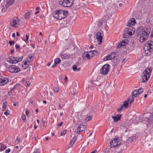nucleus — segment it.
<instances>
[{
    "instance_id": "1",
    "label": "nucleus",
    "mask_w": 153,
    "mask_h": 153,
    "mask_svg": "<svg viewBox=\"0 0 153 153\" xmlns=\"http://www.w3.org/2000/svg\"><path fill=\"white\" fill-rule=\"evenodd\" d=\"M151 29L149 27H140L137 28V36L139 38V41L143 43L147 39L150 34Z\"/></svg>"
},
{
    "instance_id": "2",
    "label": "nucleus",
    "mask_w": 153,
    "mask_h": 153,
    "mask_svg": "<svg viewBox=\"0 0 153 153\" xmlns=\"http://www.w3.org/2000/svg\"><path fill=\"white\" fill-rule=\"evenodd\" d=\"M68 11L63 10L56 11L53 14L54 17L59 20L65 18L68 15Z\"/></svg>"
},
{
    "instance_id": "3",
    "label": "nucleus",
    "mask_w": 153,
    "mask_h": 153,
    "mask_svg": "<svg viewBox=\"0 0 153 153\" xmlns=\"http://www.w3.org/2000/svg\"><path fill=\"white\" fill-rule=\"evenodd\" d=\"M152 69L148 67L145 69L144 71L142 73L141 76L142 79V82H146L150 77V73Z\"/></svg>"
},
{
    "instance_id": "4",
    "label": "nucleus",
    "mask_w": 153,
    "mask_h": 153,
    "mask_svg": "<svg viewBox=\"0 0 153 153\" xmlns=\"http://www.w3.org/2000/svg\"><path fill=\"white\" fill-rule=\"evenodd\" d=\"M135 29L132 27L128 26L126 28V30L124 32L123 36L124 38H128L129 36H131L134 33Z\"/></svg>"
},
{
    "instance_id": "5",
    "label": "nucleus",
    "mask_w": 153,
    "mask_h": 153,
    "mask_svg": "<svg viewBox=\"0 0 153 153\" xmlns=\"http://www.w3.org/2000/svg\"><path fill=\"white\" fill-rule=\"evenodd\" d=\"M59 3L64 7H70L73 5V1L72 0H60Z\"/></svg>"
},
{
    "instance_id": "6",
    "label": "nucleus",
    "mask_w": 153,
    "mask_h": 153,
    "mask_svg": "<svg viewBox=\"0 0 153 153\" xmlns=\"http://www.w3.org/2000/svg\"><path fill=\"white\" fill-rule=\"evenodd\" d=\"M111 148L116 147L121 144L120 140L119 138H114L110 143Z\"/></svg>"
},
{
    "instance_id": "7",
    "label": "nucleus",
    "mask_w": 153,
    "mask_h": 153,
    "mask_svg": "<svg viewBox=\"0 0 153 153\" xmlns=\"http://www.w3.org/2000/svg\"><path fill=\"white\" fill-rule=\"evenodd\" d=\"M10 25L13 27H17L20 25L19 18L16 17H13L10 21Z\"/></svg>"
},
{
    "instance_id": "8",
    "label": "nucleus",
    "mask_w": 153,
    "mask_h": 153,
    "mask_svg": "<svg viewBox=\"0 0 153 153\" xmlns=\"http://www.w3.org/2000/svg\"><path fill=\"white\" fill-rule=\"evenodd\" d=\"M110 66L105 64L103 66L100 70V73L103 75H106L109 71Z\"/></svg>"
},
{
    "instance_id": "9",
    "label": "nucleus",
    "mask_w": 153,
    "mask_h": 153,
    "mask_svg": "<svg viewBox=\"0 0 153 153\" xmlns=\"http://www.w3.org/2000/svg\"><path fill=\"white\" fill-rule=\"evenodd\" d=\"M9 71L12 73H17L20 71V69L19 67L16 65H11L8 68Z\"/></svg>"
},
{
    "instance_id": "10",
    "label": "nucleus",
    "mask_w": 153,
    "mask_h": 153,
    "mask_svg": "<svg viewBox=\"0 0 153 153\" xmlns=\"http://www.w3.org/2000/svg\"><path fill=\"white\" fill-rule=\"evenodd\" d=\"M145 121L148 123H151L153 122V114L147 113L144 115Z\"/></svg>"
},
{
    "instance_id": "11",
    "label": "nucleus",
    "mask_w": 153,
    "mask_h": 153,
    "mask_svg": "<svg viewBox=\"0 0 153 153\" xmlns=\"http://www.w3.org/2000/svg\"><path fill=\"white\" fill-rule=\"evenodd\" d=\"M89 53H90L89 51L85 52L83 53L82 54V57L83 59L84 60H85L86 59L88 60L92 58L93 56H91V54L90 55Z\"/></svg>"
},
{
    "instance_id": "12",
    "label": "nucleus",
    "mask_w": 153,
    "mask_h": 153,
    "mask_svg": "<svg viewBox=\"0 0 153 153\" xmlns=\"http://www.w3.org/2000/svg\"><path fill=\"white\" fill-rule=\"evenodd\" d=\"M148 48L151 50H153V42L150 40L145 45L144 49H147Z\"/></svg>"
},
{
    "instance_id": "13",
    "label": "nucleus",
    "mask_w": 153,
    "mask_h": 153,
    "mask_svg": "<svg viewBox=\"0 0 153 153\" xmlns=\"http://www.w3.org/2000/svg\"><path fill=\"white\" fill-rule=\"evenodd\" d=\"M86 128V126L85 125L83 124H80L77 128V133L80 134L81 132L85 130Z\"/></svg>"
},
{
    "instance_id": "14",
    "label": "nucleus",
    "mask_w": 153,
    "mask_h": 153,
    "mask_svg": "<svg viewBox=\"0 0 153 153\" xmlns=\"http://www.w3.org/2000/svg\"><path fill=\"white\" fill-rule=\"evenodd\" d=\"M97 39V42H99V44H100L102 42V36L101 35V33L98 32L96 34Z\"/></svg>"
},
{
    "instance_id": "15",
    "label": "nucleus",
    "mask_w": 153,
    "mask_h": 153,
    "mask_svg": "<svg viewBox=\"0 0 153 153\" xmlns=\"http://www.w3.org/2000/svg\"><path fill=\"white\" fill-rule=\"evenodd\" d=\"M16 59L15 57L11 56L7 59V60L10 63L15 64L17 63V62H16V61L15 60Z\"/></svg>"
},
{
    "instance_id": "16",
    "label": "nucleus",
    "mask_w": 153,
    "mask_h": 153,
    "mask_svg": "<svg viewBox=\"0 0 153 153\" xmlns=\"http://www.w3.org/2000/svg\"><path fill=\"white\" fill-rule=\"evenodd\" d=\"M121 116V114H119L112 116V117L114 119V122H116L120 120Z\"/></svg>"
},
{
    "instance_id": "17",
    "label": "nucleus",
    "mask_w": 153,
    "mask_h": 153,
    "mask_svg": "<svg viewBox=\"0 0 153 153\" xmlns=\"http://www.w3.org/2000/svg\"><path fill=\"white\" fill-rule=\"evenodd\" d=\"M15 0H7V3L5 5V7L8 8L10 6L14 3Z\"/></svg>"
},
{
    "instance_id": "18",
    "label": "nucleus",
    "mask_w": 153,
    "mask_h": 153,
    "mask_svg": "<svg viewBox=\"0 0 153 153\" xmlns=\"http://www.w3.org/2000/svg\"><path fill=\"white\" fill-rule=\"evenodd\" d=\"M135 22V20L134 18H131L128 22L127 25L130 26L131 25H134Z\"/></svg>"
},
{
    "instance_id": "19",
    "label": "nucleus",
    "mask_w": 153,
    "mask_h": 153,
    "mask_svg": "<svg viewBox=\"0 0 153 153\" xmlns=\"http://www.w3.org/2000/svg\"><path fill=\"white\" fill-rule=\"evenodd\" d=\"M145 49V53L147 56H149L151 55L152 52L153 50L150 49L148 48L147 49Z\"/></svg>"
},
{
    "instance_id": "20",
    "label": "nucleus",
    "mask_w": 153,
    "mask_h": 153,
    "mask_svg": "<svg viewBox=\"0 0 153 153\" xmlns=\"http://www.w3.org/2000/svg\"><path fill=\"white\" fill-rule=\"evenodd\" d=\"M61 57L64 59H67L70 56L69 55L66 53L63 54L62 53H61L60 55Z\"/></svg>"
},
{
    "instance_id": "21",
    "label": "nucleus",
    "mask_w": 153,
    "mask_h": 153,
    "mask_svg": "<svg viewBox=\"0 0 153 153\" xmlns=\"http://www.w3.org/2000/svg\"><path fill=\"white\" fill-rule=\"evenodd\" d=\"M129 99H128L127 100L125 101L124 102L123 105H121V106H123V107L125 108V109L127 108L128 105V101H129Z\"/></svg>"
},
{
    "instance_id": "22",
    "label": "nucleus",
    "mask_w": 153,
    "mask_h": 153,
    "mask_svg": "<svg viewBox=\"0 0 153 153\" xmlns=\"http://www.w3.org/2000/svg\"><path fill=\"white\" fill-rule=\"evenodd\" d=\"M139 95V94L138 93L137 90H134L132 93V97H135Z\"/></svg>"
},
{
    "instance_id": "23",
    "label": "nucleus",
    "mask_w": 153,
    "mask_h": 153,
    "mask_svg": "<svg viewBox=\"0 0 153 153\" xmlns=\"http://www.w3.org/2000/svg\"><path fill=\"white\" fill-rule=\"evenodd\" d=\"M136 139L135 137L132 136L128 138V141L130 142H132L133 141L135 140Z\"/></svg>"
},
{
    "instance_id": "24",
    "label": "nucleus",
    "mask_w": 153,
    "mask_h": 153,
    "mask_svg": "<svg viewBox=\"0 0 153 153\" xmlns=\"http://www.w3.org/2000/svg\"><path fill=\"white\" fill-rule=\"evenodd\" d=\"M22 67L24 69L27 68L29 65L25 61L23 62V64H22Z\"/></svg>"
},
{
    "instance_id": "25",
    "label": "nucleus",
    "mask_w": 153,
    "mask_h": 153,
    "mask_svg": "<svg viewBox=\"0 0 153 153\" xmlns=\"http://www.w3.org/2000/svg\"><path fill=\"white\" fill-rule=\"evenodd\" d=\"M30 12H28L26 13L25 15V19H27L29 18L30 16Z\"/></svg>"
},
{
    "instance_id": "26",
    "label": "nucleus",
    "mask_w": 153,
    "mask_h": 153,
    "mask_svg": "<svg viewBox=\"0 0 153 153\" xmlns=\"http://www.w3.org/2000/svg\"><path fill=\"white\" fill-rule=\"evenodd\" d=\"M114 54V52H112L111 53L108 55L111 59L114 58L115 57Z\"/></svg>"
},
{
    "instance_id": "27",
    "label": "nucleus",
    "mask_w": 153,
    "mask_h": 153,
    "mask_svg": "<svg viewBox=\"0 0 153 153\" xmlns=\"http://www.w3.org/2000/svg\"><path fill=\"white\" fill-rule=\"evenodd\" d=\"M90 53H91V56H94L95 55H96L97 54V51L96 50H94V51H89Z\"/></svg>"
},
{
    "instance_id": "28",
    "label": "nucleus",
    "mask_w": 153,
    "mask_h": 153,
    "mask_svg": "<svg viewBox=\"0 0 153 153\" xmlns=\"http://www.w3.org/2000/svg\"><path fill=\"white\" fill-rule=\"evenodd\" d=\"M0 146L1 150V151L4 150L7 147L4 144H2V143H0Z\"/></svg>"
},
{
    "instance_id": "29",
    "label": "nucleus",
    "mask_w": 153,
    "mask_h": 153,
    "mask_svg": "<svg viewBox=\"0 0 153 153\" xmlns=\"http://www.w3.org/2000/svg\"><path fill=\"white\" fill-rule=\"evenodd\" d=\"M76 140V137H74L72 138L71 140V142L70 143V144L72 146L74 144V142Z\"/></svg>"
},
{
    "instance_id": "30",
    "label": "nucleus",
    "mask_w": 153,
    "mask_h": 153,
    "mask_svg": "<svg viewBox=\"0 0 153 153\" xmlns=\"http://www.w3.org/2000/svg\"><path fill=\"white\" fill-rule=\"evenodd\" d=\"M61 61L60 59L59 58H56L54 60V62L56 64L59 63Z\"/></svg>"
},
{
    "instance_id": "31",
    "label": "nucleus",
    "mask_w": 153,
    "mask_h": 153,
    "mask_svg": "<svg viewBox=\"0 0 153 153\" xmlns=\"http://www.w3.org/2000/svg\"><path fill=\"white\" fill-rule=\"evenodd\" d=\"M23 58V57L22 56L19 57H15V58H16L15 60H16V62L17 61L18 62L21 61L22 59Z\"/></svg>"
},
{
    "instance_id": "32",
    "label": "nucleus",
    "mask_w": 153,
    "mask_h": 153,
    "mask_svg": "<svg viewBox=\"0 0 153 153\" xmlns=\"http://www.w3.org/2000/svg\"><path fill=\"white\" fill-rule=\"evenodd\" d=\"M7 105V102L6 101H4L3 103V110L4 111L5 109L6 108V106Z\"/></svg>"
},
{
    "instance_id": "33",
    "label": "nucleus",
    "mask_w": 153,
    "mask_h": 153,
    "mask_svg": "<svg viewBox=\"0 0 153 153\" xmlns=\"http://www.w3.org/2000/svg\"><path fill=\"white\" fill-rule=\"evenodd\" d=\"M126 40L124 39L123 40L120 42V44H121V46H124L126 44Z\"/></svg>"
},
{
    "instance_id": "34",
    "label": "nucleus",
    "mask_w": 153,
    "mask_h": 153,
    "mask_svg": "<svg viewBox=\"0 0 153 153\" xmlns=\"http://www.w3.org/2000/svg\"><path fill=\"white\" fill-rule=\"evenodd\" d=\"M130 45L131 46V49H133L134 48V41L130 42Z\"/></svg>"
},
{
    "instance_id": "35",
    "label": "nucleus",
    "mask_w": 153,
    "mask_h": 153,
    "mask_svg": "<svg viewBox=\"0 0 153 153\" xmlns=\"http://www.w3.org/2000/svg\"><path fill=\"white\" fill-rule=\"evenodd\" d=\"M137 91L138 92L139 94V95L140 93H141L143 91V88H140L139 89H137Z\"/></svg>"
},
{
    "instance_id": "36",
    "label": "nucleus",
    "mask_w": 153,
    "mask_h": 153,
    "mask_svg": "<svg viewBox=\"0 0 153 153\" xmlns=\"http://www.w3.org/2000/svg\"><path fill=\"white\" fill-rule=\"evenodd\" d=\"M103 23V21L102 20H100V21H99L98 23V25L100 27L102 25Z\"/></svg>"
},
{
    "instance_id": "37",
    "label": "nucleus",
    "mask_w": 153,
    "mask_h": 153,
    "mask_svg": "<svg viewBox=\"0 0 153 153\" xmlns=\"http://www.w3.org/2000/svg\"><path fill=\"white\" fill-rule=\"evenodd\" d=\"M92 116H89L88 117H87L86 118L85 120H86V121H89V120H90L91 119H92Z\"/></svg>"
},
{
    "instance_id": "38",
    "label": "nucleus",
    "mask_w": 153,
    "mask_h": 153,
    "mask_svg": "<svg viewBox=\"0 0 153 153\" xmlns=\"http://www.w3.org/2000/svg\"><path fill=\"white\" fill-rule=\"evenodd\" d=\"M77 117L79 118L77 120V122H81L82 119L81 116L80 115H78Z\"/></svg>"
},
{
    "instance_id": "39",
    "label": "nucleus",
    "mask_w": 153,
    "mask_h": 153,
    "mask_svg": "<svg viewBox=\"0 0 153 153\" xmlns=\"http://www.w3.org/2000/svg\"><path fill=\"white\" fill-rule=\"evenodd\" d=\"M20 86V85L19 84H16V85L13 88L11 89V91H14V90L16 89V88L17 87H19Z\"/></svg>"
},
{
    "instance_id": "40",
    "label": "nucleus",
    "mask_w": 153,
    "mask_h": 153,
    "mask_svg": "<svg viewBox=\"0 0 153 153\" xmlns=\"http://www.w3.org/2000/svg\"><path fill=\"white\" fill-rule=\"evenodd\" d=\"M26 116L24 114H22V119L24 121L26 120Z\"/></svg>"
},
{
    "instance_id": "41",
    "label": "nucleus",
    "mask_w": 153,
    "mask_h": 153,
    "mask_svg": "<svg viewBox=\"0 0 153 153\" xmlns=\"http://www.w3.org/2000/svg\"><path fill=\"white\" fill-rule=\"evenodd\" d=\"M77 66L76 65H74L73 66V70L74 71H76L77 69Z\"/></svg>"
},
{
    "instance_id": "42",
    "label": "nucleus",
    "mask_w": 153,
    "mask_h": 153,
    "mask_svg": "<svg viewBox=\"0 0 153 153\" xmlns=\"http://www.w3.org/2000/svg\"><path fill=\"white\" fill-rule=\"evenodd\" d=\"M110 59V58H109V56L108 55L107 56H106L105 58L103 59V60L105 61Z\"/></svg>"
},
{
    "instance_id": "43",
    "label": "nucleus",
    "mask_w": 153,
    "mask_h": 153,
    "mask_svg": "<svg viewBox=\"0 0 153 153\" xmlns=\"http://www.w3.org/2000/svg\"><path fill=\"white\" fill-rule=\"evenodd\" d=\"M66 131L67 130H64L61 132V135L62 136L65 135L66 133Z\"/></svg>"
},
{
    "instance_id": "44",
    "label": "nucleus",
    "mask_w": 153,
    "mask_h": 153,
    "mask_svg": "<svg viewBox=\"0 0 153 153\" xmlns=\"http://www.w3.org/2000/svg\"><path fill=\"white\" fill-rule=\"evenodd\" d=\"M54 91L56 92H58L59 91V88L57 87H55L53 88Z\"/></svg>"
},
{
    "instance_id": "45",
    "label": "nucleus",
    "mask_w": 153,
    "mask_h": 153,
    "mask_svg": "<svg viewBox=\"0 0 153 153\" xmlns=\"http://www.w3.org/2000/svg\"><path fill=\"white\" fill-rule=\"evenodd\" d=\"M123 109V106H121L120 107V108H119L117 109V111L118 112H120V111H122Z\"/></svg>"
},
{
    "instance_id": "46",
    "label": "nucleus",
    "mask_w": 153,
    "mask_h": 153,
    "mask_svg": "<svg viewBox=\"0 0 153 153\" xmlns=\"http://www.w3.org/2000/svg\"><path fill=\"white\" fill-rule=\"evenodd\" d=\"M134 97H132L131 98V99H130V103L131 104L132 103L134 100Z\"/></svg>"
},
{
    "instance_id": "47",
    "label": "nucleus",
    "mask_w": 153,
    "mask_h": 153,
    "mask_svg": "<svg viewBox=\"0 0 153 153\" xmlns=\"http://www.w3.org/2000/svg\"><path fill=\"white\" fill-rule=\"evenodd\" d=\"M30 84V83L29 82L27 81L25 83V86L26 87H28V86H29Z\"/></svg>"
},
{
    "instance_id": "48",
    "label": "nucleus",
    "mask_w": 153,
    "mask_h": 153,
    "mask_svg": "<svg viewBox=\"0 0 153 153\" xmlns=\"http://www.w3.org/2000/svg\"><path fill=\"white\" fill-rule=\"evenodd\" d=\"M63 124V123L62 122H61L60 123L57 125V126L58 127L61 126H62Z\"/></svg>"
},
{
    "instance_id": "49",
    "label": "nucleus",
    "mask_w": 153,
    "mask_h": 153,
    "mask_svg": "<svg viewBox=\"0 0 153 153\" xmlns=\"http://www.w3.org/2000/svg\"><path fill=\"white\" fill-rule=\"evenodd\" d=\"M14 41H9V43L10 45L11 46L14 43Z\"/></svg>"
},
{
    "instance_id": "50",
    "label": "nucleus",
    "mask_w": 153,
    "mask_h": 153,
    "mask_svg": "<svg viewBox=\"0 0 153 153\" xmlns=\"http://www.w3.org/2000/svg\"><path fill=\"white\" fill-rule=\"evenodd\" d=\"M26 114L27 116L29 114V111L28 110V109H27L26 110Z\"/></svg>"
},
{
    "instance_id": "51",
    "label": "nucleus",
    "mask_w": 153,
    "mask_h": 153,
    "mask_svg": "<svg viewBox=\"0 0 153 153\" xmlns=\"http://www.w3.org/2000/svg\"><path fill=\"white\" fill-rule=\"evenodd\" d=\"M10 149L9 148L8 149H6L5 150V153H9L10 152Z\"/></svg>"
},
{
    "instance_id": "52",
    "label": "nucleus",
    "mask_w": 153,
    "mask_h": 153,
    "mask_svg": "<svg viewBox=\"0 0 153 153\" xmlns=\"http://www.w3.org/2000/svg\"><path fill=\"white\" fill-rule=\"evenodd\" d=\"M15 48L16 49H19L20 48V46L19 45L16 44L15 45Z\"/></svg>"
},
{
    "instance_id": "53",
    "label": "nucleus",
    "mask_w": 153,
    "mask_h": 153,
    "mask_svg": "<svg viewBox=\"0 0 153 153\" xmlns=\"http://www.w3.org/2000/svg\"><path fill=\"white\" fill-rule=\"evenodd\" d=\"M4 114L5 115H7L9 114H10V113L9 112H8L7 111H5L4 112Z\"/></svg>"
},
{
    "instance_id": "54",
    "label": "nucleus",
    "mask_w": 153,
    "mask_h": 153,
    "mask_svg": "<svg viewBox=\"0 0 153 153\" xmlns=\"http://www.w3.org/2000/svg\"><path fill=\"white\" fill-rule=\"evenodd\" d=\"M25 62L27 63H30L31 62V60L30 59H27L26 60V61Z\"/></svg>"
},
{
    "instance_id": "55",
    "label": "nucleus",
    "mask_w": 153,
    "mask_h": 153,
    "mask_svg": "<svg viewBox=\"0 0 153 153\" xmlns=\"http://www.w3.org/2000/svg\"><path fill=\"white\" fill-rule=\"evenodd\" d=\"M121 46H121V44H120V43L119 44L117 45V48H120Z\"/></svg>"
},
{
    "instance_id": "56",
    "label": "nucleus",
    "mask_w": 153,
    "mask_h": 153,
    "mask_svg": "<svg viewBox=\"0 0 153 153\" xmlns=\"http://www.w3.org/2000/svg\"><path fill=\"white\" fill-rule=\"evenodd\" d=\"M26 41H27L28 39H29V36L27 34L26 35Z\"/></svg>"
},
{
    "instance_id": "57",
    "label": "nucleus",
    "mask_w": 153,
    "mask_h": 153,
    "mask_svg": "<svg viewBox=\"0 0 153 153\" xmlns=\"http://www.w3.org/2000/svg\"><path fill=\"white\" fill-rule=\"evenodd\" d=\"M65 82H67L68 80L67 77L66 75L65 76Z\"/></svg>"
},
{
    "instance_id": "58",
    "label": "nucleus",
    "mask_w": 153,
    "mask_h": 153,
    "mask_svg": "<svg viewBox=\"0 0 153 153\" xmlns=\"http://www.w3.org/2000/svg\"><path fill=\"white\" fill-rule=\"evenodd\" d=\"M56 65L57 64H56V63H54V64L52 65V68H54L55 67H56Z\"/></svg>"
},
{
    "instance_id": "59",
    "label": "nucleus",
    "mask_w": 153,
    "mask_h": 153,
    "mask_svg": "<svg viewBox=\"0 0 153 153\" xmlns=\"http://www.w3.org/2000/svg\"><path fill=\"white\" fill-rule=\"evenodd\" d=\"M62 106L60 104L59 105V109H62Z\"/></svg>"
},
{
    "instance_id": "60",
    "label": "nucleus",
    "mask_w": 153,
    "mask_h": 153,
    "mask_svg": "<svg viewBox=\"0 0 153 153\" xmlns=\"http://www.w3.org/2000/svg\"><path fill=\"white\" fill-rule=\"evenodd\" d=\"M97 152V150H94V151L92 152L91 153H95Z\"/></svg>"
},
{
    "instance_id": "61",
    "label": "nucleus",
    "mask_w": 153,
    "mask_h": 153,
    "mask_svg": "<svg viewBox=\"0 0 153 153\" xmlns=\"http://www.w3.org/2000/svg\"><path fill=\"white\" fill-rule=\"evenodd\" d=\"M20 141V139L18 138H17L16 140V141H17L18 142H19Z\"/></svg>"
},
{
    "instance_id": "62",
    "label": "nucleus",
    "mask_w": 153,
    "mask_h": 153,
    "mask_svg": "<svg viewBox=\"0 0 153 153\" xmlns=\"http://www.w3.org/2000/svg\"><path fill=\"white\" fill-rule=\"evenodd\" d=\"M29 59H30L31 60V59L33 58V56H29Z\"/></svg>"
},
{
    "instance_id": "63",
    "label": "nucleus",
    "mask_w": 153,
    "mask_h": 153,
    "mask_svg": "<svg viewBox=\"0 0 153 153\" xmlns=\"http://www.w3.org/2000/svg\"><path fill=\"white\" fill-rule=\"evenodd\" d=\"M123 5V3H120L119 4V6L120 7H121Z\"/></svg>"
},
{
    "instance_id": "64",
    "label": "nucleus",
    "mask_w": 153,
    "mask_h": 153,
    "mask_svg": "<svg viewBox=\"0 0 153 153\" xmlns=\"http://www.w3.org/2000/svg\"><path fill=\"white\" fill-rule=\"evenodd\" d=\"M151 36L152 37H153V31L152 32Z\"/></svg>"
}]
</instances>
